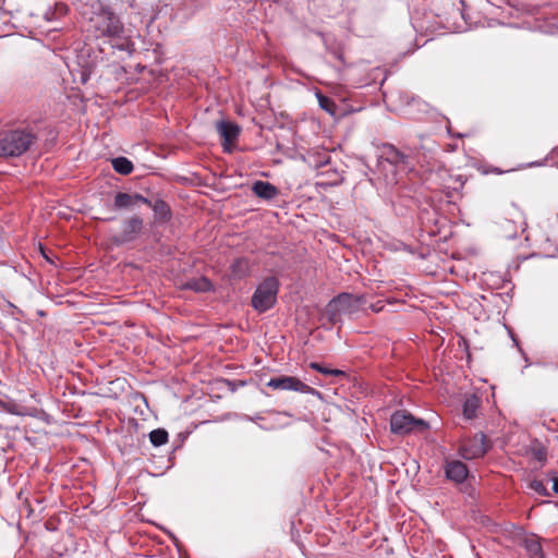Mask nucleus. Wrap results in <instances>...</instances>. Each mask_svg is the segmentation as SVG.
I'll use <instances>...</instances> for the list:
<instances>
[{"mask_svg":"<svg viewBox=\"0 0 558 558\" xmlns=\"http://www.w3.org/2000/svg\"><path fill=\"white\" fill-rule=\"evenodd\" d=\"M469 471L466 465L458 460L449 461L446 464V476L456 483H462L468 477Z\"/></svg>","mask_w":558,"mask_h":558,"instance_id":"12","label":"nucleus"},{"mask_svg":"<svg viewBox=\"0 0 558 558\" xmlns=\"http://www.w3.org/2000/svg\"><path fill=\"white\" fill-rule=\"evenodd\" d=\"M369 308L374 313H379L385 308V301H377L376 303L371 304Z\"/></svg>","mask_w":558,"mask_h":558,"instance_id":"25","label":"nucleus"},{"mask_svg":"<svg viewBox=\"0 0 558 558\" xmlns=\"http://www.w3.org/2000/svg\"><path fill=\"white\" fill-rule=\"evenodd\" d=\"M279 280L276 277L265 278L253 293L251 304L259 313L267 312L277 302Z\"/></svg>","mask_w":558,"mask_h":558,"instance_id":"5","label":"nucleus"},{"mask_svg":"<svg viewBox=\"0 0 558 558\" xmlns=\"http://www.w3.org/2000/svg\"><path fill=\"white\" fill-rule=\"evenodd\" d=\"M408 162V156L390 144L383 146L377 160V171L383 174L386 184L397 183V169Z\"/></svg>","mask_w":558,"mask_h":558,"instance_id":"3","label":"nucleus"},{"mask_svg":"<svg viewBox=\"0 0 558 558\" xmlns=\"http://www.w3.org/2000/svg\"><path fill=\"white\" fill-rule=\"evenodd\" d=\"M246 268H247V262L244 259H239L233 264V271H236L239 269V270H243V272H244L246 270Z\"/></svg>","mask_w":558,"mask_h":558,"instance_id":"24","label":"nucleus"},{"mask_svg":"<svg viewBox=\"0 0 558 558\" xmlns=\"http://www.w3.org/2000/svg\"><path fill=\"white\" fill-rule=\"evenodd\" d=\"M110 41L112 43V47L118 50L126 51L130 54L135 51V44L131 36L126 35L124 26H122V32L119 33L118 36L110 38Z\"/></svg>","mask_w":558,"mask_h":558,"instance_id":"14","label":"nucleus"},{"mask_svg":"<svg viewBox=\"0 0 558 558\" xmlns=\"http://www.w3.org/2000/svg\"><path fill=\"white\" fill-rule=\"evenodd\" d=\"M267 387L274 390H291L301 393L315 395L318 393L313 387L306 385L294 376L272 377L267 383Z\"/></svg>","mask_w":558,"mask_h":558,"instance_id":"9","label":"nucleus"},{"mask_svg":"<svg viewBox=\"0 0 558 558\" xmlns=\"http://www.w3.org/2000/svg\"><path fill=\"white\" fill-rule=\"evenodd\" d=\"M137 203H143L146 205H150V201L141 194H130L124 192H119L114 196V208L117 209H126L132 208Z\"/></svg>","mask_w":558,"mask_h":558,"instance_id":"11","label":"nucleus"},{"mask_svg":"<svg viewBox=\"0 0 558 558\" xmlns=\"http://www.w3.org/2000/svg\"><path fill=\"white\" fill-rule=\"evenodd\" d=\"M489 448L486 436L483 433L464 439L460 445L459 452L463 459L472 460L483 457Z\"/></svg>","mask_w":558,"mask_h":558,"instance_id":"8","label":"nucleus"},{"mask_svg":"<svg viewBox=\"0 0 558 558\" xmlns=\"http://www.w3.org/2000/svg\"><path fill=\"white\" fill-rule=\"evenodd\" d=\"M216 129L223 140L222 146L229 150L227 145H231L238 138L241 131L240 126L236 123L221 120L216 123Z\"/></svg>","mask_w":558,"mask_h":558,"instance_id":"10","label":"nucleus"},{"mask_svg":"<svg viewBox=\"0 0 558 558\" xmlns=\"http://www.w3.org/2000/svg\"><path fill=\"white\" fill-rule=\"evenodd\" d=\"M38 141V133L31 125L17 126L0 132V157H20Z\"/></svg>","mask_w":558,"mask_h":558,"instance_id":"1","label":"nucleus"},{"mask_svg":"<svg viewBox=\"0 0 558 558\" xmlns=\"http://www.w3.org/2000/svg\"><path fill=\"white\" fill-rule=\"evenodd\" d=\"M184 288L195 292H207L211 290L213 284L206 277H198L187 280Z\"/></svg>","mask_w":558,"mask_h":558,"instance_id":"18","label":"nucleus"},{"mask_svg":"<svg viewBox=\"0 0 558 558\" xmlns=\"http://www.w3.org/2000/svg\"><path fill=\"white\" fill-rule=\"evenodd\" d=\"M482 405L481 397L476 395L469 396L463 403V416L466 420H473L477 416V412Z\"/></svg>","mask_w":558,"mask_h":558,"instance_id":"17","label":"nucleus"},{"mask_svg":"<svg viewBox=\"0 0 558 558\" xmlns=\"http://www.w3.org/2000/svg\"><path fill=\"white\" fill-rule=\"evenodd\" d=\"M428 424L421 418H415L405 411H396L390 417V429L393 434L405 435L414 430H425Z\"/></svg>","mask_w":558,"mask_h":558,"instance_id":"6","label":"nucleus"},{"mask_svg":"<svg viewBox=\"0 0 558 558\" xmlns=\"http://www.w3.org/2000/svg\"><path fill=\"white\" fill-rule=\"evenodd\" d=\"M530 488L533 489L534 492H536L537 494L542 495V496H545V497L549 496V493H548L546 486L539 480H533L530 483Z\"/></svg>","mask_w":558,"mask_h":558,"instance_id":"23","label":"nucleus"},{"mask_svg":"<svg viewBox=\"0 0 558 558\" xmlns=\"http://www.w3.org/2000/svg\"><path fill=\"white\" fill-rule=\"evenodd\" d=\"M90 29L96 37L111 38L122 32L123 23L120 17L109 8L100 7L89 19Z\"/></svg>","mask_w":558,"mask_h":558,"instance_id":"2","label":"nucleus"},{"mask_svg":"<svg viewBox=\"0 0 558 558\" xmlns=\"http://www.w3.org/2000/svg\"><path fill=\"white\" fill-rule=\"evenodd\" d=\"M0 408L10 413V414H13V415H19V416H25V415H32L33 412L29 411L26 407L17 403L15 400L13 399H0Z\"/></svg>","mask_w":558,"mask_h":558,"instance_id":"16","label":"nucleus"},{"mask_svg":"<svg viewBox=\"0 0 558 558\" xmlns=\"http://www.w3.org/2000/svg\"><path fill=\"white\" fill-rule=\"evenodd\" d=\"M111 163L114 171L120 174L128 175L133 171V163L125 157L113 158Z\"/></svg>","mask_w":558,"mask_h":558,"instance_id":"19","label":"nucleus"},{"mask_svg":"<svg viewBox=\"0 0 558 558\" xmlns=\"http://www.w3.org/2000/svg\"><path fill=\"white\" fill-rule=\"evenodd\" d=\"M316 97L319 104V107L325 110L326 112L330 113L331 116L336 114L337 111V105L336 102L322 94L320 92L316 93Z\"/></svg>","mask_w":558,"mask_h":558,"instance_id":"20","label":"nucleus"},{"mask_svg":"<svg viewBox=\"0 0 558 558\" xmlns=\"http://www.w3.org/2000/svg\"><path fill=\"white\" fill-rule=\"evenodd\" d=\"M111 220H113V218H106V219H104V221H111Z\"/></svg>","mask_w":558,"mask_h":558,"instance_id":"29","label":"nucleus"},{"mask_svg":"<svg viewBox=\"0 0 558 558\" xmlns=\"http://www.w3.org/2000/svg\"><path fill=\"white\" fill-rule=\"evenodd\" d=\"M154 214H155V220L157 222H167L171 218V210L169 205L162 201V199H156L155 202L150 201V205Z\"/></svg>","mask_w":558,"mask_h":558,"instance_id":"15","label":"nucleus"},{"mask_svg":"<svg viewBox=\"0 0 558 558\" xmlns=\"http://www.w3.org/2000/svg\"><path fill=\"white\" fill-rule=\"evenodd\" d=\"M365 303L364 295H353L350 293H341L333 298L326 306V314L331 324L340 322L342 314L352 315L360 311Z\"/></svg>","mask_w":558,"mask_h":558,"instance_id":"4","label":"nucleus"},{"mask_svg":"<svg viewBox=\"0 0 558 558\" xmlns=\"http://www.w3.org/2000/svg\"><path fill=\"white\" fill-rule=\"evenodd\" d=\"M149 440L155 447L162 446L168 442V432L163 428H157L149 433Z\"/></svg>","mask_w":558,"mask_h":558,"instance_id":"21","label":"nucleus"},{"mask_svg":"<svg viewBox=\"0 0 558 558\" xmlns=\"http://www.w3.org/2000/svg\"><path fill=\"white\" fill-rule=\"evenodd\" d=\"M144 228L143 219L134 215L123 220L121 231L112 236V242L117 245H123L135 241Z\"/></svg>","mask_w":558,"mask_h":558,"instance_id":"7","label":"nucleus"},{"mask_svg":"<svg viewBox=\"0 0 558 558\" xmlns=\"http://www.w3.org/2000/svg\"><path fill=\"white\" fill-rule=\"evenodd\" d=\"M553 489L556 494H558V477L557 476L553 477Z\"/></svg>","mask_w":558,"mask_h":558,"instance_id":"27","label":"nucleus"},{"mask_svg":"<svg viewBox=\"0 0 558 558\" xmlns=\"http://www.w3.org/2000/svg\"><path fill=\"white\" fill-rule=\"evenodd\" d=\"M310 367L324 374V375H333V376H345V373L341 369H337V368H328V367H325L320 364H318L317 362H312L310 364Z\"/></svg>","mask_w":558,"mask_h":558,"instance_id":"22","label":"nucleus"},{"mask_svg":"<svg viewBox=\"0 0 558 558\" xmlns=\"http://www.w3.org/2000/svg\"><path fill=\"white\" fill-rule=\"evenodd\" d=\"M529 549L531 553L533 554H536V553H539L541 551V545L538 543H532L530 546H529Z\"/></svg>","mask_w":558,"mask_h":558,"instance_id":"26","label":"nucleus"},{"mask_svg":"<svg viewBox=\"0 0 558 558\" xmlns=\"http://www.w3.org/2000/svg\"><path fill=\"white\" fill-rule=\"evenodd\" d=\"M492 172H494V173H498V174L502 173V171H501V170H499V169H497V168H495Z\"/></svg>","mask_w":558,"mask_h":558,"instance_id":"28","label":"nucleus"},{"mask_svg":"<svg viewBox=\"0 0 558 558\" xmlns=\"http://www.w3.org/2000/svg\"><path fill=\"white\" fill-rule=\"evenodd\" d=\"M253 193L265 201H271L279 195L277 186L267 181H255L252 185Z\"/></svg>","mask_w":558,"mask_h":558,"instance_id":"13","label":"nucleus"}]
</instances>
